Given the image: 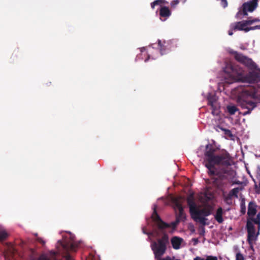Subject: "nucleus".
I'll use <instances>...</instances> for the list:
<instances>
[{"label":"nucleus","mask_w":260,"mask_h":260,"mask_svg":"<svg viewBox=\"0 0 260 260\" xmlns=\"http://www.w3.org/2000/svg\"><path fill=\"white\" fill-rule=\"evenodd\" d=\"M8 236V234L5 229L2 226H0V241L6 240Z\"/></svg>","instance_id":"f3484780"},{"label":"nucleus","mask_w":260,"mask_h":260,"mask_svg":"<svg viewBox=\"0 0 260 260\" xmlns=\"http://www.w3.org/2000/svg\"><path fill=\"white\" fill-rule=\"evenodd\" d=\"M188 203L192 218L202 225L199 228V230L200 234L203 236L205 232L204 226L208 224L206 217L211 214L212 208L211 206L208 205L205 206L203 208L197 206L193 202L189 200H188Z\"/></svg>","instance_id":"39448f33"},{"label":"nucleus","mask_w":260,"mask_h":260,"mask_svg":"<svg viewBox=\"0 0 260 260\" xmlns=\"http://www.w3.org/2000/svg\"><path fill=\"white\" fill-rule=\"evenodd\" d=\"M206 150L205 152V166L208 169V173L210 175L215 174V165H222L224 166H230L231 159L229 154H222L215 155L214 154L215 149L211 145H206Z\"/></svg>","instance_id":"20e7f679"},{"label":"nucleus","mask_w":260,"mask_h":260,"mask_svg":"<svg viewBox=\"0 0 260 260\" xmlns=\"http://www.w3.org/2000/svg\"><path fill=\"white\" fill-rule=\"evenodd\" d=\"M247 21L249 23V25H250L255 22H260V19L259 18H249L247 20Z\"/></svg>","instance_id":"5701e85b"},{"label":"nucleus","mask_w":260,"mask_h":260,"mask_svg":"<svg viewBox=\"0 0 260 260\" xmlns=\"http://www.w3.org/2000/svg\"><path fill=\"white\" fill-rule=\"evenodd\" d=\"M237 102L243 109L247 110L242 114H249L256 107V103L250 100H257L260 97V90L254 86L239 87Z\"/></svg>","instance_id":"f03ea898"},{"label":"nucleus","mask_w":260,"mask_h":260,"mask_svg":"<svg viewBox=\"0 0 260 260\" xmlns=\"http://www.w3.org/2000/svg\"><path fill=\"white\" fill-rule=\"evenodd\" d=\"M208 101L209 104L212 108V113L213 115H217L218 114V111L216 109L217 106L215 105V103L212 101L211 99H209Z\"/></svg>","instance_id":"a211bd4d"},{"label":"nucleus","mask_w":260,"mask_h":260,"mask_svg":"<svg viewBox=\"0 0 260 260\" xmlns=\"http://www.w3.org/2000/svg\"><path fill=\"white\" fill-rule=\"evenodd\" d=\"M241 212L242 214H244L246 213V206L245 202L243 201L240 204Z\"/></svg>","instance_id":"4be33fe9"},{"label":"nucleus","mask_w":260,"mask_h":260,"mask_svg":"<svg viewBox=\"0 0 260 260\" xmlns=\"http://www.w3.org/2000/svg\"><path fill=\"white\" fill-rule=\"evenodd\" d=\"M68 246L70 247L71 250H75L76 247L78 246V244L75 242L73 239L68 243Z\"/></svg>","instance_id":"aec40b11"},{"label":"nucleus","mask_w":260,"mask_h":260,"mask_svg":"<svg viewBox=\"0 0 260 260\" xmlns=\"http://www.w3.org/2000/svg\"><path fill=\"white\" fill-rule=\"evenodd\" d=\"M66 260H74V259L69 254L66 256Z\"/></svg>","instance_id":"c85d7f7f"},{"label":"nucleus","mask_w":260,"mask_h":260,"mask_svg":"<svg viewBox=\"0 0 260 260\" xmlns=\"http://www.w3.org/2000/svg\"><path fill=\"white\" fill-rule=\"evenodd\" d=\"M153 220L157 226L152 232L146 233L149 236H151L156 239V240L153 241L151 244V247L153 252L155 258L157 260H180L176 258L175 257L166 256L161 258L162 255L165 253L167 250V245L169 243V236L166 233L165 230L170 227V224L164 222L154 209V212L151 216ZM145 234L146 233L144 232Z\"/></svg>","instance_id":"f257e3e1"},{"label":"nucleus","mask_w":260,"mask_h":260,"mask_svg":"<svg viewBox=\"0 0 260 260\" xmlns=\"http://www.w3.org/2000/svg\"><path fill=\"white\" fill-rule=\"evenodd\" d=\"M38 241L40 242L41 243H42L43 245H44L45 243V242L44 240H43L41 238H38L37 239Z\"/></svg>","instance_id":"cd10ccee"},{"label":"nucleus","mask_w":260,"mask_h":260,"mask_svg":"<svg viewBox=\"0 0 260 260\" xmlns=\"http://www.w3.org/2000/svg\"><path fill=\"white\" fill-rule=\"evenodd\" d=\"M257 205L253 202H250L248 206L247 221L246 228L247 230V241L251 249L253 248V244L257 239L260 229V212L255 217Z\"/></svg>","instance_id":"7ed1b4c3"},{"label":"nucleus","mask_w":260,"mask_h":260,"mask_svg":"<svg viewBox=\"0 0 260 260\" xmlns=\"http://www.w3.org/2000/svg\"><path fill=\"white\" fill-rule=\"evenodd\" d=\"M258 0H251L243 4L241 9L243 15H247L248 12L254 11L258 6Z\"/></svg>","instance_id":"1a4fd4ad"},{"label":"nucleus","mask_w":260,"mask_h":260,"mask_svg":"<svg viewBox=\"0 0 260 260\" xmlns=\"http://www.w3.org/2000/svg\"><path fill=\"white\" fill-rule=\"evenodd\" d=\"M233 30H235L234 29H232L231 24L230 25V29L228 31V34L230 36H232L233 34Z\"/></svg>","instance_id":"bb28decb"},{"label":"nucleus","mask_w":260,"mask_h":260,"mask_svg":"<svg viewBox=\"0 0 260 260\" xmlns=\"http://www.w3.org/2000/svg\"><path fill=\"white\" fill-rule=\"evenodd\" d=\"M231 53L234 54V57L236 60L243 64L248 68L252 69L256 68V64L251 59L236 51H233L231 52Z\"/></svg>","instance_id":"6e6552de"},{"label":"nucleus","mask_w":260,"mask_h":260,"mask_svg":"<svg viewBox=\"0 0 260 260\" xmlns=\"http://www.w3.org/2000/svg\"><path fill=\"white\" fill-rule=\"evenodd\" d=\"M39 260H49L47 257L44 255H41L40 256Z\"/></svg>","instance_id":"a878e982"},{"label":"nucleus","mask_w":260,"mask_h":260,"mask_svg":"<svg viewBox=\"0 0 260 260\" xmlns=\"http://www.w3.org/2000/svg\"><path fill=\"white\" fill-rule=\"evenodd\" d=\"M171 242L173 248L175 249H179L181 247V244L183 242V239L177 236H174L171 239Z\"/></svg>","instance_id":"9b49d317"},{"label":"nucleus","mask_w":260,"mask_h":260,"mask_svg":"<svg viewBox=\"0 0 260 260\" xmlns=\"http://www.w3.org/2000/svg\"><path fill=\"white\" fill-rule=\"evenodd\" d=\"M39 258H40V257ZM38 260H39V259H38Z\"/></svg>","instance_id":"7c9ffc66"},{"label":"nucleus","mask_w":260,"mask_h":260,"mask_svg":"<svg viewBox=\"0 0 260 260\" xmlns=\"http://www.w3.org/2000/svg\"><path fill=\"white\" fill-rule=\"evenodd\" d=\"M221 5L224 7H226L228 5V3L226 0H221Z\"/></svg>","instance_id":"393cba45"},{"label":"nucleus","mask_w":260,"mask_h":260,"mask_svg":"<svg viewBox=\"0 0 260 260\" xmlns=\"http://www.w3.org/2000/svg\"><path fill=\"white\" fill-rule=\"evenodd\" d=\"M233 250L235 253V260H244V255L241 253L239 248L238 246H234Z\"/></svg>","instance_id":"4468645a"},{"label":"nucleus","mask_w":260,"mask_h":260,"mask_svg":"<svg viewBox=\"0 0 260 260\" xmlns=\"http://www.w3.org/2000/svg\"><path fill=\"white\" fill-rule=\"evenodd\" d=\"M241 190V188L236 187L232 189L227 197L225 198V200L226 202H228L229 199H231L233 197L238 198V193L239 191Z\"/></svg>","instance_id":"ddd939ff"},{"label":"nucleus","mask_w":260,"mask_h":260,"mask_svg":"<svg viewBox=\"0 0 260 260\" xmlns=\"http://www.w3.org/2000/svg\"><path fill=\"white\" fill-rule=\"evenodd\" d=\"M158 45L159 46V47L160 48V51L161 52L162 50V46H161V41L160 40L158 41Z\"/></svg>","instance_id":"c756f323"},{"label":"nucleus","mask_w":260,"mask_h":260,"mask_svg":"<svg viewBox=\"0 0 260 260\" xmlns=\"http://www.w3.org/2000/svg\"><path fill=\"white\" fill-rule=\"evenodd\" d=\"M224 71L228 75L234 80H237L242 82L253 83L257 79L256 74L249 73L246 76H243L242 71H237L231 64H228Z\"/></svg>","instance_id":"423d86ee"},{"label":"nucleus","mask_w":260,"mask_h":260,"mask_svg":"<svg viewBox=\"0 0 260 260\" xmlns=\"http://www.w3.org/2000/svg\"><path fill=\"white\" fill-rule=\"evenodd\" d=\"M227 110L231 115H234L238 111V108L234 105H230L227 107Z\"/></svg>","instance_id":"6ab92c4d"},{"label":"nucleus","mask_w":260,"mask_h":260,"mask_svg":"<svg viewBox=\"0 0 260 260\" xmlns=\"http://www.w3.org/2000/svg\"><path fill=\"white\" fill-rule=\"evenodd\" d=\"M174 208L180 219H182L185 217L181 199H176L174 200Z\"/></svg>","instance_id":"9d476101"},{"label":"nucleus","mask_w":260,"mask_h":260,"mask_svg":"<svg viewBox=\"0 0 260 260\" xmlns=\"http://www.w3.org/2000/svg\"><path fill=\"white\" fill-rule=\"evenodd\" d=\"M171 11L167 7H163L160 10V16L165 18L164 20H165L166 18H168L171 15Z\"/></svg>","instance_id":"2eb2a0df"},{"label":"nucleus","mask_w":260,"mask_h":260,"mask_svg":"<svg viewBox=\"0 0 260 260\" xmlns=\"http://www.w3.org/2000/svg\"><path fill=\"white\" fill-rule=\"evenodd\" d=\"M179 0L173 1L172 2H171V3L170 4L171 8L172 9H175L177 5L179 4Z\"/></svg>","instance_id":"b1692460"},{"label":"nucleus","mask_w":260,"mask_h":260,"mask_svg":"<svg viewBox=\"0 0 260 260\" xmlns=\"http://www.w3.org/2000/svg\"><path fill=\"white\" fill-rule=\"evenodd\" d=\"M224 213V212L222 208L219 207L217 209L216 212L214 214V216L215 219L217 221V222L219 223H222L223 221V216Z\"/></svg>","instance_id":"f8f14e48"},{"label":"nucleus","mask_w":260,"mask_h":260,"mask_svg":"<svg viewBox=\"0 0 260 260\" xmlns=\"http://www.w3.org/2000/svg\"><path fill=\"white\" fill-rule=\"evenodd\" d=\"M249 26V23L247 21V20L231 24V28L234 29L235 31L243 30L245 32H248L252 30L260 29V25H256L254 26Z\"/></svg>","instance_id":"0eeeda50"},{"label":"nucleus","mask_w":260,"mask_h":260,"mask_svg":"<svg viewBox=\"0 0 260 260\" xmlns=\"http://www.w3.org/2000/svg\"><path fill=\"white\" fill-rule=\"evenodd\" d=\"M164 0H156L151 3V6L152 9H154L155 6L160 5L161 3H165Z\"/></svg>","instance_id":"412c9836"},{"label":"nucleus","mask_w":260,"mask_h":260,"mask_svg":"<svg viewBox=\"0 0 260 260\" xmlns=\"http://www.w3.org/2000/svg\"><path fill=\"white\" fill-rule=\"evenodd\" d=\"M193 260H218V258L215 256L205 255L204 256H196Z\"/></svg>","instance_id":"dca6fc26"}]
</instances>
